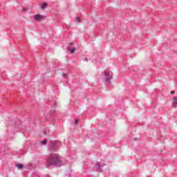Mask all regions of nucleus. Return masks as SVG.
Returning <instances> with one entry per match:
<instances>
[{
  "label": "nucleus",
  "instance_id": "1",
  "mask_svg": "<svg viewBox=\"0 0 177 177\" xmlns=\"http://www.w3.org/2000/svg\"><path fill=\"white\" fill-rule=\"evenodd\" d=\"M63 165V162L60 158V156L57 153H51L46 157V166L47 168L49 167H62Z\"/></svg>",
  "mask_w": 177,
  "mask_h": 177
},
{
  "label": "nucleus",
  "instance_id": "2",
  "mask_svg": "<svg viewBox=\"0 0 177 177\" xmlns=\"http://www.w3.org/2000/svg\"><path fill=\"white\" fill-rule=\"evenodd\" d=\"M60 146H62V142L59 140L50 141L48 149L49 151H57Z\"/></svg>",
  "mask_w": 177,
  "mask_h": 177
},
{
  "label": "nucleus",
  "instance_id": "3",
  "mask_svg": "<svg viewBox=\"0 0 177 177\" xmlns=\"http://www.w3.org/2000/svg\"><path fill=\"white\" fill-rule=\"evenodd\" d=\"M34 20H35V21H42V20H45V19H46V16L45 15H41L39 14H37L35 15H34Z\"/></svg>",
  "mask_w": 177,
  "mask_h": 177
},
{
  "label": "nucleus",
  "instance_id": "4",
  "mask_svg": "<svg viewBox=\"0 0 177 177\" xmlns=\"http://www.w3.org/2000/svg\"><path fill=\"white\" fill-rule=\"evenodd\" d=\"M104 81L105 82H110L111 80H113V76L110 75V72H107L106 71H104Z\"/></svg>",
  "mask_w": 177,
  "mask_h": 177
},
{
  "label": "nucleus",
  "instance_id": "5",
  "mask_svg": "<svg viewBox=\"0 0 177 177\" xmlns=\"http://www.w3.org/2000/svg\"><path fill=\"white\" fill-rule=\"evenodd\" d=\"M104 165H106V164L102 165V163H100V162H97L95 163V167H96L97 170L100 171V172H102V167H104Z\"/></svg>",
  "mask_w": 177,
  "mask_h": 177
},
{
  "label": "nucleus",
  "instance_id": "6",
  "mask_svg": "<svg viewBox=\"0 0 177 177\" xmlns=\"http://www.w3.org/2000/svg\"><path fill=\"white\" fill-rule=\"evenodd\" d=\"M172 106L176 108V106H177V97H174L173 98Z\"/></svg>",
  "mask_w": 177,
  "mask_h": 177
},
{
  "label": "nucleus",
  "instance_id": "7",
  "mask_svg": "<svg viewBox=\"0 0 177 177\" xmlns=\"http://www.w3.org/2000/svg\"><path fill=\"white\" fill-rule=\"evenodd\" d=\"M76 50H77V48L75 47H73L72 48L70 47H68V50H69V52H71V53H74Z\"/></svg>",
  "mask_w": 177,
  "mask_h": 177
},
{
  "label": "nucleus",
  "instance_id": "8",
  "mask_svg": "<svg viewBox=\"0 0 177 177\" xmlns=\"http://www.w3.org/2000/svg\"><path fill=\"white\" fill-rule=\"evenodd\" d=\"M16 167L18 168V169H23L24 166L22 164L17 163Z\"/></svg>",
  "mask_w": 177,
  "mask_h": 177
},
{
  "label": "nucleus",
  "instance_id": "9",
  "mask_svg": "<svg viewBox=\"0 0 177 177\" xmlns=\"http://www.w3.org/2000/svg\"><path fill=\"white\" fill-rule=\"evenodd\" d=\"M47 6H48V3H44L43 4H41V8L42 10H45V9H46V7H47Z\"/></svg>",
  "mask_w": 177,
  "mask_h": 177
},
{
  "label": "nucleus",
  "instance_id": "10",
  "mask_svg": "<svg viewBox=\"0 0 177 177\" xmlns=\"http://www.w3.org/2000/svg\"><path fill=\"white\" fill-rule=\"evenodd\" d=\"M15 125H16V127H17V128H19V125H21V121H20V120H17Z\"/></svg>",
  "mask_w": 177,
  "mask_h": 177
},
{
  "label": "nucleus",
  "instance_id": "11",
  "mask_svg": "<svg viewBox=\"0 0 177 177\" xmlns=\"http://www.w3.org/2000/svg\"><path fill=\"white\" fill-rule=\"evenodd\" d=\"M40 143L41 145H46L47 143L46 139H44L43 141H41Z\"/></svg>",
  "mask_w": 177,
  "mask_h": 177
},
{
  "label": "nucleus",
  "instance_id": "12",
  "mask_svg": "<svg viewBox=\"0 0 177 177\" xmlns=\"http://www.w3.org/2000/svg\"><path fill=\"white\" fill-rule=\"evenodd\" d=\"M76 21H77V23H81V19H80V17H77V18H76Z\"/></svg>",
  "mask_w": 177,
  "mask_h": 177
},
{
  "label": "nucleus",
  "instance_id": "13",
  "mask_svg": "<svg viewBox=\"0 0 177 177\" xmlns=\"http://www.w3.org/2000/svg\"><path fill=\"white\" fill-rule=\"evenodd\" d=\"M24 12H28V9L27 8H23Z\"/></svg>",
  "mask_w": 177,
  "mask_h": 177
},
{
  "label": "nucleus",
  "instance_id": "14",
  "mask_svg": "<svg viewBox=\"0 0 177 177\" xmlns=\"http://www.w3.org/2000/svg\"><path fill=\"white\" fill-rule=\"evenodd\" d=\"M74 124L77 125L78 124V120L75 119L74 121Z\"/></svg>",
  "mask_w": 177,
  "mask_h": 177
},
{
  "label": "nucleus",
  "instance_id": "15",
  "mask_svg": "<svg viewBox=\"0 0 177 177\" xmlns=\"http://www.w3.org/2000/svg\"><path fill=\"white\" fill-rule=\"evenodd\" d=\"M67 77V75L66 73H63V78H66Z\"/></svg>",
  "mask_w": 177,
  "mask_h": 177
},
{
  "label": "nucleus",
  "instance_id": "16",
  "mask_svg": "<svg viewBox=\"0 0 177 177\" xmlns=\"http://www.w3.org/2000/svg\"><path fill=\"white\" fill-rule=\"evenodd\" d=\"M70 46H74V44L73 43H70Z\"/></svg>",
  "mask_w": 177,
  "mask_h": 177
},
{
  "label": "nucleus",
  "instance_id": "17",
  "mask_svg": "<svg viewBox=\"0 0 177 177\" xmlns=\"http://www.w3.org/2000/svg\"><path fill=\"white\" fill-rule=\"evenodd\" d=\"M84 60H85L86 62H88V58H87V57L84 58Z\"/></svg>",
  "mask_w": 177,
  "mask_h": 177
},
{
  "label": "nucleus",
  "instance_id": "18",
  "mask_svg": "<svg viewBox=\"0 0 177 177\" xmlns=\"http://www.w3.org/2000/svg\"><path fill=\"white\" fill-rule=\"evenodd\" d=\"M171 93L172 95H174V93H175V91H173L171 92Z\"/></svg>",
  "mask_w": 177,
  "mask_h": 177
}]
</instances>
